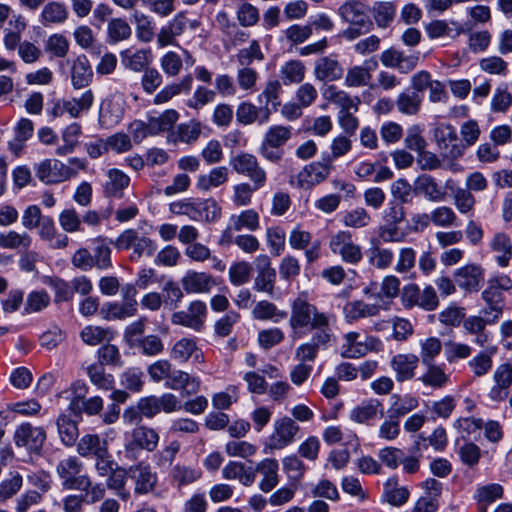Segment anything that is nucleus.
<instances>
[{
    "instance_id": "774afa93",
    "label": "nucleus",
    "mask_w": 512,
    "mask_h": 512,
    "mask_svg": "<svg viewBox=\"0 0 512 512\" xmlns=\"http://www.w3.org/2000/svg\"><path fill=\"white\" fill-rule=\"evenodd\" d=\"M32 238L26 232L19 233L10 230L0 234V247L3 249H28L31 246Z\"/></svg>"
},
{
    "instance_id": "7ed1b4c3",
    "label": "nucleus",
    "mask_w": 512,
    "mask_h": 512,
    "mask_svg": "<svg viewBox=\"0 0 512 512\" xmlns=\"http://www.w3.org/2000/svg\"><path fill=\"white\" fill-rule=\"evenodd\" d=\"M383 350V342L373 335L361 336L357 331H349L342 336L340 355L345 359H358Z\"/></svg>"
},
{
    "instance_id": "c03bdc74",
    "label": "nucleus",
    "mask_w": 512,
    "mask_h": 512,
    "mask_svg": "<svg viewBox=\"0 0 512 512\" xmlns=\"http://www.w3.org/2000/svg\"><path fill=\"white\" fill-rule=\"evenodd\" d=\"M229 170L225 166L213 168L207 174H201L197 178L196 186L202 191H209L228 182Z\"/></svg>"
},
{
    "instance_id": "f8f14e48",
    "label": "nucleus",
    "mask_w": 512,
    "mask_h": 512,
    "mask_svg": "<svg viewBox=\"0 0 512 512\" xmlns=\"http://www.w3.org/2000/svg\"><path fill=\"white\" fill-rule=\"evenodd\" d=\"M207 318V306L201 300L192 301L187 310L174 312L171 315V322L174 325H180L200 332Z\"/></svg>"
},
{
    "instance_id": "0e129e2a",
    "label": "nucleus",
    "mask_w": 512,
    "mask_h": 512,
    "mask_svg": "<svg viewBox=\"0 0 512 512\" xmlns=\"http://www.w3.org/2000/svg\"><path fill=\"white\" fill-rule=\"evenodd\" d=\"M395 103L401 114L408 116L416 115L421 108L422 96L417 92H402L398 95Z\"/></svg>"
},
{
    "instance_id": "e2e57ef3",
    "label": "nucleus",
    "mask_w": 512,
    "mask_h": 512,
    "mask_svg": "<svg viewBox=\"0 0 512 512\" xmlns=\"http://www.w3.org/2000/svg\"><path fill=\"white\" fill-rule=\"evenodd\" d=\"M234 231H256L259 228V215L254 209H247L229 218Z\"/></svg>"
},
{
    "instance_id": "20e7f679",
    "label": "nucleus",
    "mask_w": 512,
    "mask_h": 512,
    "mask_svg": "<svg viewBox=\"0 0 512 512\" xmlns=\"http://www.w3.org/2000/svg\"><path fill=\"white\" fill-rule=\"evenodd\" d=\"M83 469L84 463L77 456L70 455L56 464L55 472L64 489L87 491L91 486V478L81 474Z\"/></svg>"
},
{
    "instance_id": "e433bc0d",
    "label": "nucleus",
    "mask_w": 512,
    "mask_h": 512,
    "mask_svg": "<svg viewBox=\"0 0 512 512\" xmlns=\"http://www.w3.org/2000/svg\"><path fill=\"white\" fill-rule=\"evenodd\" d=\"M56 426L60 441L63 445L72 447L77 443L79 436L78 424L68 413L63 412L59 414L56 420Z\"/></svg>"
},
{
    "instance_id": "ea45409f",
    "label": "nucleus",
    "mask_w": 512,
    "mask_h": 512,
    "mask_svg": "<svg viewBox=\"0 0 512 512\" xmlns=\"http://www.w3.org/2000/svg\"><path fill=\"white\" fill-rule=\"evenodd\" d=\"M425 366L424 373L419 377V381L424 386L433 389H442L449 382V375L445 371L444 365H437L435 363L423 364Z\"/></svg>"
},
{
    "instance_id": "6ab92c4d",
    "label": "nucleus",
    "mask_w": 512,
    "mask_h": 512,
    "mask_svg": "<svg viewBox=\"0 0 512 512\" xmlns=\"http://www.w3.org/2000/svg\"><path fill=\"white\" fill-rule=\"evenodd\" d=\"M434 138L444 157L455 159L462 156L463 148L458 144V135L452 125L439 124L434 130Z\"/></svg>"
},
{
    "instance_id": "680f3d73",
    "label": "nucleus",
    "mask_w": 512,
    "mask_h": 512,
    "mask_svg": "<svg viewBox=\"0 0 512 512\" xmlns=\"http://www.w3.org/2000/svg\"><path fill=\"white\" fill-rule=\"evenodd\" d=\"M41 23L44 26L63 23L68 17V10L63 3L52 1L47 3L41 12Z\"/></svg>"
},
{
    "instance_id": "6e6d98bb",
    "label": "nucleus",
    "mask_w": 512,
    "mask_h": 512,
    "mask_svg": "<svg viewBox=\"0 0 512 512\" xmlns=\"http://www.w3.org/2000/svg\"><path fill=\"white\" fill-rule=\"evenodd\" d=\"M82 133V128L78 123L68 125L62 132L63 145L59 146L55 153L58 156H66L72 153L79 144V137Z\"/></svg>"
},
{
    "instance_id": "dca6fc26",
    "label": "nucleus",
    "mask_w": 512,
    "mask_h": 512,
    "mask_svg": "<svg viewBox=\"0 0 512 512\" xmlns=\"http://www.w3.org/2000/svg\"><path fill=\"white\" fill-rule=\"evenodd\" d=\"M125 98L114 93L104 99L100 106L99 123L104 128H113L121 122L125 113Z\"/></svg>"
},
{
    "instance_id": "338daca9",
    "label": "nucleus",
    "mask_w": 512,
    "mask_h": 512,
    "mask_svg": "<svg viewBox=\"0 0 512 512\" xmlns=\"http://www.w3.org/2000/svg\"><path fill=\"white\" fill-rule=\"evenodd\" d=\"M137 313V301L108 304L105 309L106 320H123L132 317Z\"/></svg>"
},
{
    "instance_id": "aec40b11",
    "label": "nucleus",
    "mask_w": 512,
    "mask_h": 512,
    "mask_svg": "<svg viewBox=\"0 0 512 512\" xmlns=\"http://www.w3.org/2000/svg\"><path fill=\"white\" fill-rule=\"evenodd\" d=\"M289 245L296 250H305V258L309 264L315 262L320 257L321 242L312 241L310 232L295 227L289 235Z\"/></svg>"
},
{
    "instance_id": "a211bd4d",
    "label": "nucleus",
    "mask_w": 512,
    "mask_h": 512,
    "mask_svg": "<svg viewBox=\"0 0 512 512\" xmlns=\"http://www.w3.org/2000/svg\"><path fill=\"white\" fill-rule=\"evenodd\" d=\"M485 271L480 264L468 263L453 272L455 284L467 293L479 291Z\"/></svg>"
},
{
    "instance_id": "412c9836",
    "label": "nucleus",
    "mask_w": 512,
    "mask_h": 512,
    "mask_svg": "<svg viewBox=\"0 0 512 512\" xmlns=\"http://www.w3.org/2000/svg\"><path fill=\"white\" fill-rule=\"evenodd\" d=\"M183 290L188 294H206L216 285L215 278L207 272L188 270L181 278Z\"/></svg>"
},
{
    "instance_id": "1a4fd4ad",
    "label": "nucleus",
    "mask_w": 512,
    "mask_h": 512,
    "mask_svg": "<svg viewBox=\"0 0 512 512\" xmlns=\"http://www.w3.org/2000/svg\"><path fill=\"white\" fill-rule=\"evenodd\" d=\"M329 248L342 261L349 264H358L362 258V248L353 240L349 231L340 230L330 238Z\"/></svg>"
},
{
    "instance_id": "ddd939ff",
    "label": "nucleus",
    "mask_w": 512,
    "mask_h": 512,
    "mask_svg": "<svg viewBox=\"0 0 512 512\" xmlns=\"http://www.w3.org/2000/svg\"><path fill=\"white\" fill-rule=\"evenodd\" d=\"M14 443L17 447H23L30 452L39 453L46 441L44 428L33 426L26 422L20 424L14 431Z\"/></svg>"
},
{
    "instance_id": "37998d69",
    "label": "nucleus",
    "mask_w": 512,
    "mask_h": 512,
    "mask_svg": "<svg viewBox=\"0 0 512 512\" xmlns=\"http://www.w3.org/2000/svg\"><path fill=\"white\" fill-rule=\"evenodd\" d=\"M306 75V67L300 60L294 59L285 62L279 70V77L285 86L300 84Z\"/></svg>"
},
{
    "instance_id": "473e14b6",
    "label": "nucleus",
    "mask_w": 512,
    "mask_h": 512,
    "mask_svg": "<svg viewBox=\"0 0 512 512\" xmlns=\"http://www.w3.org/2000/svg\"><path fill=\"white\" fill-rule=\"evenodd\" d=\"M93 79V71L85 55H80L71 64V83L75 89L87 87Z\"/></svg>"
},
{
    "instance_id": "13d9d810",
    "label": "nucleus",
    "mask_w": 512,
    "mask_h": 512,
    "mask_svg": "<svg viewBox=\"0 0 512 512\" xmlns=\"http://www.w3.org/2000/svg\"><path fill=\"white\" fill-rule=\"evenodd\" d=\"M127 475H129L128 469L116 466V468L106 476L107 488L115 491L116 494L124 501L128 500L130 497L129 491H127L125 488Z\"/></svg>"
},
{
    "instance_id": "39448f33",
    "label": "nucleus",
    "mask_w": 512,
    "mask_h": 512,
    "mask_svg": "<svg viewBox=\"0 0 512 512\" xmlns=\"http://www.w3.org/2000/svg\"><path fill=\"white\" fill-rule=\"evenodd\" d=\"M291 137V126H270L265 132L259 148L261 156L271 163L280 162L284 155L282 147L290 140Z\"/></svg>"
},
{
    "instance_id": "4468645a",
    "label": "nucleus",
    "mask_w": 512,
    "mask_h": 512,
    "mask_svg": "<svg viewBox=\"0 0 512 512\" xmlns=\"http://www.w3.org/2000/svg\"><path fill=\"white\" fill-rule=\"evenodd\" d=\"M129 477L134 481V493L146 495L156 489L158 476L151 465L145 461H139L128 468Z\"/></svg>"
},
{
    "instance_id": "4d7b16f0",
    "label": "nucleus",
    "mask_w": 512,
    "mask_h": 512,
    "mask_svg": "<svg viewBox=\"0 0 512 512\" xmlns=\"http://www.w3.org/2000/svg\"><path fill=\"white\" fill-rule=\"evenodd\" d=\"M93 103L94 93L91 89H88L79 97L64 100V108L72 118H78L83 112H87Z\"/></svg>"
},
{
    "instance_id": "4be33fe9",
    "label": "nucleus",
    "mask_w": 512,
    "mask_h": 512,
    "mask_svg": "<svg viewBox=\"0 0 512 512\" xmlns=\"http://www.w3.org/2000/svg\"><path fill=\"white\" fill-rule=\"evenodd\" d=\"M170 358L178 363H186L193 359L195 363H203L204 355L195 338L183 337L177 340L171 350Z\"/></svg>"
},
{
    "instance_id": "f704fd0d",
    "label": "nucleus",
    "mask_w": 512,
    "mask_h": 512,
    "mask_svg": "<svg viewBox=\"0 0 512 512\" xmlns=\"http://www.w3.org/2000/svg\"><path fill=\"white\" fill-rule=\"evenodd\" d=\"M491 250L496 253L495 261L498 266L507 267L512 258V241L504 232H497L492 237L490 244Z\"/></svg>"
},
{
    "instance_id": "423d86ee",
    "label": "nucleus",
    "mask_w": 512,
    "mask_h": 512,
    "mask_svg": "<svg viewBox=\"0 0 512 512\" xmlns=\"http://www.w3.org/2000/svg\"><path fill=\"white\" fill-rule=\"evenodd\" d=\"M339 14L351 27L343 31V36L348 40H354L359 36L368 33L372 26L365 6L358 1L346 2L339 8Z\"/></svg>"
},
{
    "instance_id": "cd10ccee",
    "label": "nucleus",
    "mask_w": 512,
    "mask_h": 512,
    "mask_svg": "<svg viewBox=\"0 0 512 512\" xmlns=\"http://www.w3.org/2000/svg\"><path fill=\"white\" fill-rule=\"evenodd\" d=\"M486 307L481 313L484 316H491L492 322H497L503 314L504 296L503 292L487 281V287L481 294Z\"/></svg>"
},
{
    "instance_id": "9d476101",
    "label": "nucleus",
    "mask_w": 512,
    "mask_h": 512,
    "mask_svg": "<svg viewBox=\"0 0 512 512\" xmlns=\"http://www.w3.org/2000/svg\"><path fill=\"white\" fill-rule=\"evenodd\" d=\"M334 166L330 158L323 157L320 161H314L305 165L297 174L298 187L311 189L325 181L333 171Z\"/></svg>"
},
{
    "instance_id": "bf43d9fd",
    "label": "nucleus",
    "mask_w": 512,
    "mask_h": 512,
    "mask_svg": "<svg viewBox=\"0 0 512 512\" xmlns=\"http://www.w3.org/2000/svg\"><path fill=\"white\" fill-rule=\"evenodd\" d=\"M180 448L181 444L177 440H173L167 445H164L160 450L153 454V462L155 466L160 470L170 468L174 463Z\"/></svg>"
},
{
    "instance_id": "a878e982",
    "label": "nucleus",
    "mask_w": 512,
    "mask_h": 512,
    "mask_svg": "<svg viewBox=\"0 0 512 512\" xmlns=\"http://www.w3.org/2000/svg\"><path fill=\"white\" fill-rule=\"evenodd\" d=\"M380 309V305L375 303L370 304L363 300H352L343 306V317L346 323L354 324L361 319L378 316Z\"/></svg>"
},
{
    "instance_id": "de8ad7c7",
    "label": "nucleus",
    "mask_w": 512,
    "mask_h": 512,
    "mask_svg": "<svg viewBox=\"0 0 512 512\" xmlns=\"http://www.w3.org/2000/svg\"><path fill=\"white\" fill-rule=\"evenodd\" d=\"M170 477L178 487H183L199 480L202 477V471L198 467L176 464L170 470Z\"/></svg>"
},
{
    "instance_id": "a19ab883",
    "label": "nucleus",
    "mask_w": 512,
    "mask_h": 512,
    "mask_svg": "<svg viewBox=\"0 0 512 512\" xmlns=\"http://www.w3.org/2000/svg\"><path fill=\"white\" fill-rule=\"evenodd\" d=\"M222 477L226 480H238L244 486H251L255 482L253 468H246L241 462L230 461L222 469Z\"/></svg>"
},
{
    "instance_id": "58836bf2",
    "label": "nucleus",
    "mask_w": 512,
    "mask_h": 512,
    "mask_svg": "<svg viewBox=\"0 0 512 512\" xmlns=\"http://www.w3.org/2000/svg\"><path fill=\"white\" fill-rule=\"evenodd\" d=\"M130 178L119 169H110L107 180L103 185V192L109 198H121L123 191L128 187Z\"/></svg>"
},
{
    "instance_id": "2f4dec72",
    "label": "nucleus",
    "mask_w": 512,
    "mask_h": 512,
    "mask_svg": "<svg viewBox=\"0 0 512 512\" xmlns=\"http://www.w3.org/2000/svg\"><path fill=\"white\" fill-rule=\"evenodd\" d=\"M279 464L276 459L266 458L260 461L253 471L261 474L259 489L265 493L272 491L279 483Z\"/></svg>"
},
{
    "instance_id": "0eeeda50",
    "label": "nucleus",
    "mask_w": 512,
    "mask_h": 512,
    "mask_svg": "<svg viewBox=\"0 0 512 512\" xmlns=\"http://www.w3.org/2000/svg\"><path fill=\"white\" fill-rule=\"evenodd\" d=\"M230 166L239 175L248 178L255 187H264L267 183V172L257 157L250 153H239L230 159Z\"/></svg>"
},
{
    "instance_id": "49530a36",
    "label": "nucleus",
    "mask_w": 512,
    "mask_h": 512,
    "mask_svg": "<svg viewBox=\"0 0 512 512\" xmlns=\"http://www.w3.org/2000/svg\"><path fill=\"white\" fill-rule=\"evenodd\" d=\"M251 314L255 320L272 321L274 323H278L287 317V312L279 310L274 303L267 300L257 302Z\"/></svg>"
},
{
    "instance_id": "8fccbe9b",
    "label": "nucleus",
    "mask_w": 512,
    "mask_h": 512,
    "mask_svg": "<svg viewBox=\"0 0 512 512\" xmlns=\"http://www.w3.org/2000/svg\"><path fill=\"white\" fill-rule=\"evenodd\" d=\"M379 407L381 403L378 400L364 401L350 411L349 418L355 423L366 424L376 418Z\"/></svg>"
},
{
    "instance_id": "9b49d317",
    "label": "nucleus",
    "mask_w": 512,
    "mask_h": 512,
    "mask_svg": "<svg viewBox=\"0 0 512 512\" xmlns=\"http://www.w3.org/2000/svg\"><path fill=\"white\" fill-rule=\"evenodd\" d=\"M299 431V425L292 418L284 416L276 419L266 447L270 450L283 449L295 440Z\"/></svg>"
},
{
    "instance_id": "2eb2a0df",
    "label": "nucleus",
    "mask_w": 512,
    "mask_h": 512,
    "mask_svg": "<svg viewBox=\"0 0 512 512\" xmlns=\"http://www.w3.org/2000/svg\"><path fill=\"white\" fill-rule=\"evenodd\" d=\"M492 386L488 391V398L494 403L505 401L509 397L512 386V364L504 362L499 364L493 371Z\"/></svg>"
},
{
    "instance_id": "864d4df0",
    "label": "nucleus",
    "mask_w": 512,
    "mask_h": 512,
    "mask_svg": "<svg viewBox=\"0 0 512 512\" xmlns=\"http://www.w3.org/2000/svg\"><path fill=\"white\" fill-rule=\"evenodd\" d=\"M410 496L408 488L404 486H398L395 478H389L384 484L383 497L384 499L393 506L404 505Z\"/></svg>"
},
{
    "instance_id": "4c0bfd02",
    "label": "nucleus",
    "mask_w": 512,
    "mask_h": 512,
    "mask_svg": "<svg viewBox=\"0 0 512 512\" xmlns=\"http://www.w3.org/2000/svg\"><path fill=\"white\" fill-rule=\"evenodd\" d=\"M415 191L424 195L431 202L443 201L446 197L444 189L430 175H421L415 180Z\"/></svg>"
},
{
    "instance_id": "f3484780",
    "label": "nucleus",
    "mask_w": 512,
    "mask_h": 512,
    "mask_svg": "<svg viewBox=\"0 0 512 512\" xmlns=\"http://www.w3.org/2000/svg\"><path fill=\"white\" fill-rule=\"evenodd\" d=\"M333 337L331 329H323L312 334L311 339L300 344L295 350V359L300 363L314 362L320 348L326 347Z\"/></svg>"
},
{
    "instance_id": "c85d7f7f",
    "label": "nucleus",
    "mask_w": 512,
    "mask_h": 512,
    "mask_svg": "<svg viewBox=\"0 0 512 512\" xmlns=\"http://www.w3.org/2000/svg\"><path fill=\"white\" fill-rule=\"evenodd\" d=\"M165 387L172 390H185L186 395L196 394L200 387V380L189 373L178 369H171Z\"/></svg>"
},
{
    "instance_id": "5701e85b",
    "label": "nucleus",
    "mask_w": 512,
    "mask_h": 512,
    "mask_svg": "<svg viewBox=\"0 0 512 512\" xmlns=\"http://www.w3.org/2000/svg\"><path fill=\"white\" fill-rule=\"evenodd\" d=\"M418 364V355L412 353H399L390 360V367L395 374V379L400 383L415 377Z\"/></svg>"
},
{
    "instance_id": "393cba45",
    "label": "nucleus",
    "mask_w": 512,
    "mask_h": 512,
    "mask_svg": "<svg viewBox=\"0 0 512 512\" xmlns=\"http://www.w3.org/2000/svg\"><path fill=\"white\" fill-rule=\"evenodd\" d=\"M313 75L320 82H336L343 78L344 68L336 58L323 56L315 61Z\"/></svg>"
},
{
    "instance_id": "6e6552de",
    "label": "nucleus",
    "mask_w": 512,
    "mask_h": 512,
    "mask_svg": "<svg viewBox=\"0 0 512 512\" xmlns=\"http://www.w3.org/2000/svg\"><path fill=\"white\" fill-rule=\"evenodd\" d=\"M34 172L44 184H58L77 176V170L57 159H44L34 165Z\"/></svg>"
},
{
    "instance_id": "f257e3e1",
    "label": "nucleus",
    "mask_w": 512,
    "mask_h": 512,
    "mask_svg": "<svg viewBox=\"0 0 512 512\" xmlns=\"http://www.w3.org/2000/svg\"><path fill=\"white\" fill-rule=\"evenodd\" d=\"M289 327L294 339L301 338L308 332L331 329L330 317L309 301L307 292L299 293L290 305Z\"/></svg>"
},
{
    "instance_id": "c756f323",
    "label": "nucleus",
    "mask_w": 512,
    "mask_h": 512,
    "mask_svg": "<svg viewBox=\"0 0 512 512\" xmlns=\"http://www.w3.org/2000/svg\"><path fill=\"white\" fill-rule=\"evenodd\" d=\"M109 448L106 439L95 433L84 434L76 443V451L83 458H95Z\"/></svg>"
},
{
    "instance_id": "052dcab7",
    "label": "nucleus",
    "mask_w": 512,
    "mask_h": 512,
    "mask_svg": "<svg viewBox=\"0 0 512 512\" xmlns=\"http://www.w3.org/2000/svg\"><path fill=\"white\" fill-rule=\"evenodd\" d=\"M132 19L136 26L138 40L144 43L151 42L155 36V23L153 20L140 11H134Z\"/></svg>"
},
{
    "instance_id": "79ce46f5",
    "label": "nucleus",
    "mask_w": 512,
    "mask_h": 512,
    "mask_svg": "<svg viewBox=\"0 0 512 512\" xmlns=\"http://www.w3.org/2000/svg\"><path fill=\"white\" fill-rule=\"evenodd\" d=\"M503 497V487L497 483L480 486L476 489L474 499L479 512H487L488 507Z\"/></svg>"
},
{
    "instance_id": "5fc2aeb1",
    "label": "nucleus",
    "mask_w": 512,
    "mask_h": 512,
    "mask_svg": "<svg viewBox=\"0 0 512 512\" xmlns=\"http://www.w3.org/2000/svg\"><path fill=\"white\" fill-rule=\"evenodd\" d=\"M114 336L113 330L94 325H87L80 332L81 340L90 346L99 345L104 341L109 342Z\"/></svg>"
},
{
    "instance_id": "c9c22d12",
    "label": "nucleus",
    "mask_w": 512,
    "mask_h": 512,
    "mask_svg": "<svg viewBox=\"0 0 512 512\" xmlns=\"http://www.w3.org/2000/svg\"><path fill=\"white\" fill-rule=\"evenodd\" d=\"M193 78L191 75H186L178 83H171L164 86L153 98L154 105H163L168 103L174 97L180 95L182 92L189 93L192 88Z\"/></svg>"
},
{
    "instance_id": "a18cd8bd",
    "label": "nucleus",
    "mask_w": 512,
    "mask_h": 512,
    "mask_svg": "<svg viewBox=\"0 0 512 512\" xmlns=\"http://www.w3.org/2000/svg\"><path fill=\"white\" fill-rule=\"evenodd\" d=\"M419 406L418 399L412 395L394 394L391 397V405L387 410L388 416L399 420Z\"/></svg>"
},
{
    "instance_id": "3c124183",
    "label": "nucleus",
    "mask_w": 512,
    "mask_h": 512,
    "mask_svg": "<svg viewBox=\"0 0 512 512\" xmlns=\"http://www.w3.org/2000/svg\"><path fill=\"white\" fill-rule=\"evenodd\" d=\"M86 372L90 382L99 390L108 391L114 388V376L106 373L103 365L99 363L90 364L87 366Z\"/></svg>"
},
{
    "instance_id": "69168bd1",
    "label": "nucleus",
    "mask_w": 512,
    "mask_h": 512,
    "mask_svg": "<svg viewBox=\"0 0 512 512\" xmlns=\"http://www.w3.org/2000/svg\"><path fill=\"white\" fill-rule=\"evenodd\" d=\"M419 361L422 364L435 363L436 357H438L442 351V343L439 338L435 336L427 337L419 341Z\"/></svg>"
},
{
    "instance_id": "f03ea898",
    "label": "nucleus",
    "mask_w": 512,
    "mask_h": 512,
    "mask_svg": "<svg viewBox=\"0 0 512 512\" xmlns=\"http://www.w3.org/2000/svg\"><path fill=\"white\" fill-rule=\"evenodd\" d=\"M160 441L159 433L151 427L139 425L126 434L124 443L125 458L134 461L140 456L142 450L154 452Z\"/></svg>"
},
{
    "instance_id": "bb28decb",
    "label": "nucleus",
    "mask_w": 512,
    "mask_h": 512,
    "mask_svg": "<svg viewBox=\"0 0 512 512\" xmlns=\"http://www.w3.org/2000/svg\"><path fill=\"white\" fill-rule=\"evenodd\" d=\"M496 353V346H486L484 350H481L474 356L470 357L467 361V368L474 378H483L492 371L493 357Z\"/></svg>"
},
{
    "instance_id": "603ef678",
    "label": "nucleus",
    "mask_w": 512,
    "mask_h": 512,
    "mask_svg": "<svg viewBox=\"0 0 512 512\" xmlns=\"http://www.w3.org/2000/svg\"><path fill=\"white\" fill-rule=\"evenodd\" d=\"M34 125L30 119L22 118L15 127V136L9 142V147L15 155H19L25 142L33 135Z\"/></svg>"
},
{
    "instance_id": "b1692460",
    "label": "nucleus",
    "mask_w": 512,
    "mask_h": 512,
    "mask_svg": "<svg viewBox=\"0 0 512 512\" xmlns=\"http://www.w3.org/2000/svg\"><path fill=\"white\" fill-rule=\"evenodd\" d=\"M491 321V316H469L463 321V330L466 335L472 336L473 342L479 347H486L491 340L490 333L486 330L487 325L495 324Z\"/></svg>"
},
{
    "instance_id": "7c9ffc66",
    "label": "nucleus",
    "mask_w": 512,
    "mask_h": 512,
    "mask_svg": "<svg viewBox=\"0 0 512 512\" xmlns=\"http://www.w3.org/2000/svg\"><path fill=\"white\" fill-rule=\"evenodd\" d=\"M271 110L268 107L258 108L250 102H242L236 110V119L242 125H251L257 122L259 125L269 121Z\"/></svg>"
},
{
    "instance_id": "09e8293b",
    "label": "nucleus",
    "mask_w": 512,
    "mask_h": 512,
    "mask_svg": "<svg viewBox=\"0 0 512 512\" xmlns=\"http://www.w3.org/2000/svg\"><path fill=\"white\" fill-rule=\"evenodd\" d=\"M179 119V113L174 109L165 110L156 117H149L150 135H159L170 131Z\"/></svg>"
},
{
    "instance_id": "72a5a7b5",
    "label": "nucleus",
    "mask_w": 512,
    "mask_h": 512,
    "mask_svg": "<svg viewBox=\"0 0 512 512\" xmlns=\"http://www.w3.org/2000/svg\"><path fill=\"white\" fill-rule=\"evenodd\" d=\"M322 94L325 100L338 106L340 108L339 111H358V107L361 102L359 97H351L346 91L338 89L334 85L326 87Z\"/></svg>"
}]
</instances>
